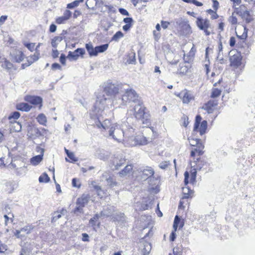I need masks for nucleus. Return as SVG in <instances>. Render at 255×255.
Here are the masks:
<instances>
[{
  "label": "nucleus",
  "mask_w": 255,
  "mask_h": 255,
  "mask_svg": "<svg viewBox=\"0 0 255 255\" xmlns=\"http://www.w3.org/2000/svg\"><path fill=\"white\" fill-rule=\"evenodd\" d=\"M249 29L246 25L244 26V32L241 35H238L236 32L237 37L239 40L237 42L236 39L234 36H231L229 40V45L231 47H234L236 46L237 50V53H240L244 56L249 55L251 51L250 44L246 42V40L248 37V33Z\"/></svg>",
  "instance_id": "nucleus-1"
},
{
  "label": "nucleus",
  "mask_w": 255,
  "mask_h": 255,
  "mask_svg": "<svg viewBox=\"0 0 255 255\" xmlns=\"http://www.w3.org/2000/svg\"><path fill=\"white\" fill-rule=\"evenodd\" d=\"M234 9V11L228 18V21L231 25H235L238 23L236 15H239L246 23H249L254 21V15L245 4H242Z\"/></svg>",
  "instance_id": "nucleus-2"
},
{
  "label": "nucleus",
  "mask_w": 255,
  "mask_h": 255,
  "mask_svg": "<svg viewBox=\"0 0 255 255\" xmlns=\"http://www.w3.org/2000/svg\"><path fill=\"white\" fill-rule=\"evenodd\" d=\"M230 67L231 71L236 76L240 75L243 71L246 62L243 59V56L240 53H236L230 56Z\"/></svg>",
  "instance_id": "nucleus-3"
},
{
  "label": "nucleus",
  "mask_w": 255,
  "mask_h": 255,
  "mask_svg": "<svg viewBox=\"0 0 255 255\" xmlns=\"http://www.w3.org/2000/svg\"><path fill=\"white\" fill-rule=\"evenodd\" d=\"M83 1V0H76L71 3H68L66 6L67 9L64 11L63 15L56 18V23L57 24L66 23L72 15V13L69 9H73L77 7L79 4Z\"/></svg>",
  "instance_id": "nucleus-4"
},
{
  "label": "nucleus",
  "mask_w": 255,
  "mask_h": 255,
  "mask_svg": "<svg viewBox=\"0 0 255 255\" xmlns=\"http://www.w3.org/2000/svg\"><path fill=\"white\" fill-rule=\"evenodd\" d=\"M196 24L199 29L203 31L206 36H209L213 33V28L208 18L198 16L196 17Z\"/></svg>",
  "instance_id": "nucleus-5"
},
{
  "label": "nucleus",
  "mask_w": 255,
  "mask_h": 255,
  "mask_svg": "<svg viewBox=\"0 0 255 255\" xmlns=\"http://www.w3.org/2000/svg\"><path fill=\"white\" fill-rule=\"evenodd\" d=\"M134 115L136 119L142 120L143 123H147L148 122L149 114L146 112V108L142 104H138L134 107Z\"/></svg>",
  "instance_id": "nucleus-6"
},
{
  "label": "nucleus",
  "mask_w": 255,
  "mask_h": 255,
  "mask_svg": "<svg viewBox=\"0 0 255 255\" xmlns=\"http://www.w3.org/2000/svg\"><path fill=\"white\" fill-rule=\"evenodd\" d=\"M90 198V196L88 194H83L78 198L76 202V207L73 211L74 213L77 215L78 213H83V208L88 204Z\"/></svg>",
  "instance_id": "nucleus-7"
},
{
  "label": "nucleus",
  "mask_w": 255,
  "mask_h": 255,
  "mask_svg": "<svg viewBox=\"0 0 255 255\" xmlns=\"http://www.w3.org/2000/svg\"><path fill=\"white\" fill-rule=\"evenodd\" d=\"M218 105L219 102L217 99H210L202 105L201 109L208 114H213L219 110Z\"/></svg>",
  "instance_id": "nucleus-8"
},
{
  "label": "nucleus",
  "mask_w": 255,
  "mask_h": 255,
  "mask_svg": "<svg viewBox=\"0 0 255 255\" xmlns=\"http://www.w3.org/2000/svg\"><path fill=\"white\" fill-rule=\"evenodd\" d=\"M9 57L11 61L14 63H20L25 57L23 52L18 48H13L10 52Z\"/></svg>",
  "instance_id": "nucleus-9"
},
{
  "label": "nucleus",
  "mask_w": 255,
  "mask_h": 255,
  "mask_svg": "<svg viewBox=\"0 0 255 255\" xmlns=\"http://www.w3.org/2000/svg\"><path fill=\"white\" fill-rule=\"evenodd\" d=\"M24 100L33 105L34 107H37L39 110H40L42 107L43 100L39 96L26 95L24 97Z\"/></svg>",
  "instance_id": "nucleus-10"
},
{
  "label": "nucleus",
  "mask_w": 255,
  "mask_h": 255,
  "mask_svg": "<svg viewBox=\"0 0 255 255\" xmlns=\"http://www.w3.org/2000/svg\"><path fill=\"white\" fill-rule=\"evenodd\" d=\"M85 54V50L83 48H78L74 51H69L67 55V58L70 61H76L80 57L83 58Z\"/></svg>",
  "instance_id": "nucleus-11"
},
{
  "label": "nucleus",
  "mask_w": 255,
  "mask_h": 255,
  "mask_svg": "<svg viewBox=\"0 0 255 255\" xmlns=\"http://www.w3.org/2000/svg\"><path fill=\"white\" fill-rule=\"evenodd\" d=\"M149 233L150 232L147 233L144 237V238L141 239L140 242V248H141L142 253L143 255H148L151 249V244L147 242H146L144 240V238H145L146 237H147Z\"/></svg>",
  "instance_id": "nucleus-12"
},
{
  "label": "nucleus",
  "mask_w": 255,
  "mask_h": 255,
  "mask_svg": "<svg viewBox=\"0 0 255 255\" xmlns=\"http://www.w3.org/2000/svg\"><path fill=\"white\" fill-rule=\"evenodd\" d=\"M109 136L112 137L118 142H120L124 136L125 132L122 128H114V130H109Z\"/></svg>",
  "instance_id": "nucleus-13"
},
{
  "label": "nucleus",
  "mask_w": 255,
  "mask_h": 255,
  "mask_svg": "<svg viewBox=\"0 0 255 255\" xmlns=\"http://www.w3.org/2000/svg\"><path fill=\"white\" fill-rule=\"evenodd\" d=\"M119 89L115 84L109 83L104 88V92L107 96L115 97L119 93Z\"/></svg>",
  "instance_id": "nucleus-14"
},
{
  "label": "nucleus",
  "mask_w": 255,
  "mask_h": 255,
  "mask_svg": "<svg viewBox=\"0 0 255 255\" xmlns=\"http://www.w3.org/2000/svg\"><path fill=\"white\" fill-rule=\"evenodd\" d=\"M139 170L142 173L141 176L142 179L145 180L148 178H155L153 176L154 171L151 167L146 166L144 169L140 168Z\"/></svg>",
  "instance_id": "nucleus-15"
},
{
  "label": "nucleus",
  "mask_w": 255,
  "mask_h": 255,
  "mask_svg": "<svg viewBox=\"0 0 255 255\" xmlns=\"http://www.w3.org/2000/svg\"><path fill=\"white\" fill-rule=\"evenodd\" d=\"M126 159L123 156H118L115 157L113 160V164L115 170H118L122 166L125 164Z\"/></svg>",
  "instance_id": "nucleus-16"
},
{
  "label": "nucleus",
  "mask_w": 255,
  "mask_h": 255,
  "mask_svg": "<svg viewBox=\"0 0 255 255\" xmlns=\"http://www.w3.org/2000/svg\"><path fill=\"white\" fill-rule=\"evenodd\" d=\"M124 97L126 98L127 101H134L135 99L138 97L136 92L132 89L126 90Z\"/></svg>",
  "instance_id": "nucleus-17"
},
{
  "label": "nucleus",
  "mask_w": 255,
  "mask_h": 255,
  "mask_svg": "<svg viewBox=\"0 0 255 255\" xmlns=\"http://www.w3.org/2000/svg\"><path fill=\"white\" fill-rule=\"evenodd\" d=\"M204 148V146L202 143H198V145L192 148L191 151V156L194 157L195 154H197L198 156L202 155L203 153V149Z\"/></svg>",
  "instance_id": "nucleus-18"
},
{
  "label": "nucleus",
  "mask_w": 255,
  "mask_h": 255,
  "mask_svg": "<svg viewBox=\"0 0 255 255\" xmlns=\"http://www.w3.org/2000/svg\"><path fill=\"white\" fill-rule=\"evenodd\" d=\"M208 123L206 120L202 121V117L198 115L196 116L194 128H207Z\"/></svg>",
  "instance_id": "nucleus-19"
},
{
  "label": "nucleus",
  "mask_w": 255,
  "mask_h": 255,
  "mask_svg": "<svg viewBox=\"0 0 255 255\" xmlns=\"http://www.w3.org/2000/svg\"><path fill=\"white\" fill-rule=\"evenodd\" d=\"M15 108L18 111L27 112L31 110L32 106L28 103L22 102L17 103L15 106Z\"/></svg>",
  "instance_id": "nucleus-20"
},
{
  "label": "nucleus",
  "mask_w": 255,
  "mask_h": 255,
  "mask_svg": "<svg viewBox=\"0 0 255 255\" xmlns=\"http://www.w3.org/2000/svg\"><path fill=\"white\" fill-rule=\"evenodd\" d=\"M123 21L126 24L123 26V29L126 32L128 31L132 27L133 20L131 17H126L124 18Z\"/></svg>",
  "instance_id": "nucleus-21"
},
{
  "label": "nucleus",
  "mask_w": 255,
  "mask_h": 255,
  "mask_svg": "<svg viewBox=\"0 0 255 255\" xmlns=\"http://www.w3.org/2000/svg\"><path fill=\"white\" fill-rule=\"evenodd\" d=\"M132 165L131 164H128L125 167V168L119 172V175L120 177H125L130 174L132 170Z\"/></svg>",
  "instance_id": "nucleus-22"
},
{
  "label": "nucleus",
  "mask_w": 255,
  "mask_h": 255,
  "mask_svg": "<svg viewBox=\"0 0 255 255\" xmlns=\"http://www.w3.org/2000/svg\"><path fill=\"white\" fill-rule=\"evenodd\" d=\"M194 97L192 94L188 91H186L182 98V102L184 104H188L191 101L194 100Z\"/></svg>",
  "instance_id": "nucleus-23"
},
{
  "label": "nucleus",
  "mask_w": 255,
  "mask_h": 255,
  "mask_svg": "<svg viewBox=\"0 0 255 255\" xmlns=\"http://www.w3.org/2000/svg\"><path fill=\"white\" fill-rule=\"evenodd\" d=\"M41 154L35 156L31 158L30 161L32 165H36L38 164L42 160L43 153H44V149H41Z\"/></svg>",
  "instance_id": "nucleus-24"
},
{
  "label": "nucleus",
  "mask_w": 255,
  "mask_h": 255,
  "mask_svg": "<svg viewBox=\"0 0 255 255\" xmlns=\"http://www.w3.org/2000/svg\"><path fill=\"white\" fill-rule=\"evenodd\" d=\"M41 135L40 132L38 131V128H29L27 132V135L31 138H35L36 137H38Z\"/></svg>",
  "instance_id": "nucleus-25"
},
{
  "label": "nucleus",
  "mask_w": 255,
  "mask_h": 255,
  "mask_svg": "<svg viewBox=\"0 0 255 255\" xmlns=\"http://www.w3.org/2000/svg\"><path fill=\"white\" fill-rule=\"evenodd\" d=\"M85 47L89 54V55L92 56H95L96 52V47L94 48L93 46V44L91 42H89L88 43H86L85 45Z\"/></svg>",
  "instance_id": "nucleus-26"
},
{
  "label": "nucleus",
  "mask_w": 255,
  "mask_h": 255,
  "mask_svg": "<svg viewBox=\"0 0 255 255\" xmlns=\"http://www.w3.org/2000/svg\"><path fill=\"white\" fill-rule=\"evenodd\" d=\"M135 139L137 145H145L147 143V139L142 135H138L135 136Z\"/></svg>",
  "instance_id": "nucleus-27"
},
{
  "label": "nucleus",
  "mask_w": 255,
  "mask_h": 255,
  "mask_svg": "<svg viewBox=\"0 0 255 255\" xmlns=\"http://www.w3.org/2000/svg\"><path fill=\"white\" fill-rule=\"evenodd\" d=\"M20 114L18 112H14L11 113L8 117V120L11 123H15L16 120L19 119Z\"/></svg>",
  "instance_id": "nucleus-28"
},
{
  "label": "nucleus",
  "mask_w": 255,
  "mask_h": 255,
  "mask_svg": "<svg viewBox=\"0 0 255 255\" xmlns=\"http://www.w3.org/2000/svg\"><path fill=\"white\" fill-rule=\"evenodd\" d=\"M193 163H195L196 166V169L201 170L202 168L204 167V166L206 165L207 162L204 160L200 159L199 158H197L196 161H193Z\"/></svg>",
  "instance_id": "nucleus-29"
},
{
  "label": "nucleus",
  "mask_w": 255,
  "mask_h": 255,
  "mask_svg": "<svg viewBox=\"0 0 255 255\" xmlns=\"http://www.w3.org/2000/svg\"><path fill=\"white\" fill-rule=\"evenodd\" d=\"M1 66L8 70H11L14 68L13 64L6 59H4L2 62Z\"/></svg>",
  "instance_id": "nucleus-30"
},
{
  "label": "nucleus",
  "mask_w": 255,
  "mask_h": 255,
  "mask_svg": "<svg viewBox=\"0 0 255 255\" xmlns=\"http://www.w3.org/2000/svg\"><path fill=\"white\" fill-rule=\"evenodd\" d=\"M34 228V226L32 225V224H28L23 228H21L19 230L23 233H25L27 235H28L31 233Z\"/></svg>",
  "instance_id": "nucleus-31"
},
{
  "label": "nucleus",
  "mask_w": 255,
  "mask_h": 255,
  "mask_svg": "<svg viewBox=\"0 0 255 255\" xmlns=\"http://www.w3.org/2000/svg\"><path fill=\"white\" fill-rule=\"evenodd\" d=\"M37 121L41 125L46 126L47 123V118L44 114H40L36 118Z\"/></svg>",
  "instance_id": "nucleus-32"
},
{
  "label": "nucleus",
  "mask_w": 255,
  "mask_h": 255,
  "mask_svg": "<svg viewBox=\"0 0 255 255\" xmlns=\"http://www.w3.org/2000/svg\"><path fill=\"white\" fill-rule=\"evenodd\" d=\"M105 180L107 181V184L111 187H114L117 185V182L112 177L109 176L107 173H105Z\"/></svg>",
  "instance_id": "nucleus-33"
},
{
  "label": "nucleus",
  "mask_w": 255,
  "mask_h": 255,
  "mask_svg": "<svg viewBox=\"0 0 255 255\" xmlns=\"http://www.w3.org/2000/svg\"><path fill=\"white\" fill-rule=\"evenodd\" d=\"M109 47L108 44H105L102 45L98 46L96 47V54L95 56H97L98 53H102L106 51Z\"/></svg>",
  "instance_id": "nucleus-34"
},
{
  "label": "nucleus",
  "mask_w": 255,
  "mask_h": 255,
  "mask_svg": "<svg viewBox=\"0 0 255 255\" xmlns=\"http://www.w3.org/2000/svg\"><path fill=\"white\" fill-rule=\"evenodd\" d=\"M109 47L108 44H105L102 45L98 46L96 47V54L95 56H97L98 53H102L106 51Z\"/></svg>",
  "instance_id": "nucleus-35"
},
{
  "label": "nucleus",
  "mask_w": 255,
  "mask_h": 255,
  "mask_svg": "<svg viewBox=\"0 0 255 255\" xmlns=\"http://www.w3.org/2000/svg\"><path fill=\"white\" fill-rule=\"evenodd\" d=\"M62 40L61 36H55L51 39V46L53 48H57L58 44Z\"/></svg>",
  "instance_id": "nucleus-36"
},
{
  "label": "nucleus",
  "mask_w": 255,
  "mask_h": 255,
  "mask_svg": "<svg viewBox=\"0 0 255 255\" xmlns=\"http://www.w3.org/2000/svg\"><path fill=\"white\" fill-rule=\"evenodd\" d=\"M155 28H156V30H154L153 31V35L154 39L156 41H158L159 39L160 36H161V34L160 33V31L161 30V27H160V24L159 23H157L156 25Z\"/></svg>",
  "instance_id": "nucleus-37"
},
{
  "label": "nucleus",
  "mask_w": 255,
  "mask_h": 255,
  "mask_svg": "<svg viewBox=\"0 0 255 255\" xmlns=\"http://www.w3.org/2000/svg\"><path fill=\"white\" fill-rule=\"evenodd\" d=\"M206 130V128H193L192 132V135L196 136L195 138H197L198 137V134L200 135H202L205 133Z\"/></svg>",
  "instance_id": "nucleus-38"
},
{
  "label": "nucleus",
  "mask_w": 255,
  "mask_h": 255,
  "mask_svg": "<svg viewBox=\"0 0 255 255\" xmlns=\"http://www.w3.org/2000/svg\"><path fill=\"white\" fill-rule=\"evenodd\" d=\"M38 55L39 54H33V55H32L31 56H30V58L31 59V61H28V63L27 64V63H24V64H22V67L23 68H24L25 67H27L29 65H30L32 63H33L34 62L36 61V60H37L39 58V56H38Z\"/></svg>",
  "instance_id": "nucleus-39"
},
{
  "label": "nucleus",
  "mask_w": 255,
  "mask_h": 255,
  "mask_svg": "<svg viewBox=\"0 0 255 255\" xmlns=\"http://www.w3.org/2000/svg\"><path fill=\"white\" fill-rule=\"evenodd\" d=\"M25 243H21L20 246L22 247L20 255H29L31 252L30 248L25 246Z\"/></svg>",
  "instance_id": "nucleus-40"
},
{
  "label": "nucleus",
  "mask_w": 255,
  "mask_h": 255,
  "mask_svg": "<svg viewBox=\"0 0 255 255\" xmlns=\"http://www.w3.org/2000/svg\"><path fill=\"white\" fill-rule=\"evenodd\" d=\"M189 71V67L186 65V63H183L180 65V67L178 70V72L181 75H185Z\"/></svg>",
  "instance_id": "nucleus-41"
},
{
  "label": "nucleus",
  "mask_w": 255,
  "mask_h": 255,
  "mask_svg": "<svg viewBox=\"0 0 255 255\" xmlns=\"http://www.w3.org/2000/svg\"><path fill=\"white\" fill-rule=\"evenodd\" d=\"M222 91L221 90L218 88H213L212 90L211 94V98L212 99H217L216 98L219 97L221 94Z\"/></svg>",
  "instance_id": "nucleus-42"
},
{
  "label": "nucleus",
  "mask_w": 255,
  "mask_h": 255,
  "mask_svg": "<svg viewBox=\"0 0 255 255\" xmlns=\"http://www.w3.org/2000/svg\"><path fill=\"white\" fill-rule=\"evenodd\" d=\"M135 139V136H131L128 138L126 141L127 145L130 146L137 145V142Z\"/></svg>",
  "instance_id": "nucleus-43"
},
{
  "label": "nucleus",
  "mask_w": 255,
  "mask_h": 255,
  "mask_svg": "<svg viewBox=\"0 0 255 255\" xmlns=\"http://www.w3.org/2000/svg\"><path fill=\"white\" fill-rule=\"evenodd\" d=\"M182 190L183 194V199L188 198L193 193L192 191L188 187H183Z\"/></svg>",
  "instance_id": "nucleus-44"
},
{
  "label": "nucleus",
  "mask_w": 255,
  "mask_h": 255,
  "mask_svg": "<svg viewBox=\"0 0 255 255\" xmlns=\"http://www.w3.org/2000/svg\"><path fill=\"white\" fill-rule=\"evenodd\" d=\"M180 222V218L176 215L174 218V223H173V228L175 231L177 230V229L178 226H179L180 228H181L183 227V224L181 223L179 225V223Z\"/></svg>",
  "instance_id": "nucleus-45"
},
{
  "label": "nucleus",
  "mask_w": 255,
  "mask_h": 255,
  "mask_svg": "<svg viewBox=\"0 0 255 255\" xmlns=\"http://www.w3.org/2000/svg\"><path fill=\"white\" fill-rule=\"evenodd\" d=\"M188 140L189 141L190 144L193 147L198 145V143H202L200 139L198 138H188Z\"/></svg>",
  "instance_id": "nucleus-46"
},
{
  "label": "nucleus",
  "mask_w": 255,
  "mask_h": 255,
  "mask_svg": "<svg viewBox=\"0 0 255 255\" xmlns=\"http://www.w3.org/2000/svg\"><path fill=\"white\" fill-rule=\"evenodd\" d=\"M206 12L211 15V19L212 20L216 19L219 17V15L217 13V11L212 9H208Z\"/></svg>",
  "instance_id": "nucleus-47"
},
{
  "label": "nucleus",
  "mask_w": 255,
  "mask_h": 255,
  "mask_svg": "<svg viewBox=\"0 0 255 255\" xmlns=\"http://www.w3.org/2000/svg\"><path fill=\"white\" fill-rule=\"evenodd\" d=\"M149 201V204L147 203V201H143L142 203H141V207L140 209L142 210H145L148 209L150 207V204L151 203L152 201L150 198L148 199Z\"/></svg>",
  "instance_id": "nucleus-48"
},
{
  "label": "nucleus",
  "mask_w": 255,
  "mask_h": 255,
  "mask_svg": "<svg viewBox=\"0 0 255 255\" xmlns=\"http://www.w3.org/2000/svg\"><path fill=\"white\" fill-rule=\"evenodd\" d=\"M50 181V178L48 176V175L46 173H43L39 177V182H45L47 183Z\"/></svg>",
  "instance_id": "nucleus-49"
},
{
  "label": "nucleus",
  "mask_w": 255,
  "mask_h": 255,
  "mask_svg": "<svg viewBox=\"0 0 255 255\" xmlns=\"http://www.w3.org/2000/svg\"><path fill=\"white\" fill-rule=\"evenodd\" d=\"M123 36L124 34L121 31H118L113 35L112 39V40L117 41Z\"/></svg>",
  "instance_id": "nucleus-50"
},
{
  "label": "nucleus",
  "mask_w": 255,
  "mask_h": 255,
  "mask_svg": "<svg viewBox=\"0 0 255 255\" xmlns=\"http://www.w3.org/2000/svg\"><path fill=\"white\" fill-rule=\"evenodd\" d=\"M14 235L18 239L23 240L26 238L25 235L23 232L18 230H16L14 233Z\"/></svg>",
  "instance_id": "nucleus-51"
},
{
  "label": "nucleus",
  "mask_w": 255,
  "mask_h": 255,
  "mask_svg": "<svg viewBox=\"0 0 255 255\" xmlns=\"http://www.w3.org/2000/svg\"><path fill=\"white\" fill-rule=\"evenodd\" d=\"M182 125L183 127H187L189 123V118L187 116L183 115L181 118Z\"/></svg>",
  "instance_id": "nucleus-52"
},
{
  "label": "nucleus",
  "mask_w": 255,
  "mask_h": 255,
  "mask_svg": "<svg viewBox=\"0 0 255 255\" xmlns=\"http://www.w3.org/2000/svg\"><path fill=\"white\" fill-rule=\"evenodd\" d=\"M24 45L31 52H33L35 49V43H25Z\"/></svg>",
  "instance_id": "nucleus-53"
},
{
  "label": "nucleus",
  "mask_w": 255,
  "mask_h": 255,
  "mask_svg": "<svg viewBox=\"0 0 255 255\" xmlns=\"http://www.w3.org/2000/svg\"><path fill=\"white\" fill-rule=\"evenodd\" d=\"M183 1L186 3H192L197 6H201L203 3L201 2L198 1L196 0H182Z\"/></svg>",
  "instance_id": "nucleus-54"
},
{
  "label": "nucleus",
  "mask_w": 255,
  "mask_h": 255,
  "mask_svg": "<svg viewBox=\"0 0 255 255\" xmlns=\"http://www.w3.org/2000/svg\"><path fill=\"white\" fill-rule=\"evenodd\" d=\"M102 214H103V212H102L101 213V214H96L94 215V216L93 217V218H91L90 220V223L92 225V226H94L95 225V222L96 220H97L98 219H99L100 216H102Z\"/></svg>",
  "instance_id": "nucleus-55"
},
{
  "label": "nucleus",
  "mask_w": 255,
  "mask_h": 255,
  "mask_svg": "<svg viewBox=\"0 0 255 255\" xmlns=\"http://www.w3.org/2000/svg\"><path fill=\"white\" fill-rule=\"evenodd\" d=\"M67 58V56L66 57L65 55L63 53L61 54L60 55V58H59V61L62 65L65 66L66 65V58Z\"/></svg>",
  "instance_id": "nucleus-56"
},
{
  "label": "nucleus",
  "mask_w": 255,
  "mask_h": 255,
  "mask_svg": "<svg viewBox=\"0 0 255 255\" xmlns=\"http://www.w3.org/2000/svg\"><path fill=\"white\" fill-rule=\"evenodd\" d=\"M197 171L196 169H194L191 173L190 182L194 183L196 181Z\"/></svg>",
  "instance_id": "nucleus-57"
},
{
  "label": "nucleus",
  "mask_w": 255,
  "mask_h": 255,
  "mask_svg": "<svg viewBox=\"0 0 255 255\" xmlns=\"http://www.w3.org/2000/svg\"><path fill=\"white\" fill-rule=\"evenodd\" d=\"M51 55L53 59H56L58 57L59 52L56 48H53L51 51Z\"/></svg>",
  "instance_id": "nucleus-58"
},
{
  "label": "nucleus",
  "mask_w": 255,
  "mask_h": 255,
  "mask_svg": "<svg viewBox=\"0 0 255 255\" xmlns=\"http://www.w3.org/2000/svg\"><path fill=\"white\" fill-rule=\"evenodd\" d=\"M169 164V161H165L161 162L159 164V167L161 169H166Z\"/></svg>",
  "instance_id": "nucleus-59"
},
{
  "label": "nucleus",
  "mask_w": 255,
  "mask_h": 255,
  "mask_svg": "<svg viewBox=\"0 0 255 255\" xmlns=\"http://www.w3.org/2000/svg\"><path fill=\"white\" fill-rule=\"evenodd\" d=\"M105 7L109 13H115L116 12V9L113 5H105Z\"/></svg>",
  "instance_id": "nucleus-60"
},
{
  "label": "nucleus",
  "mask_w": 255,
  "mask_h": 255,
  "mask_svg": "<svg viewBox=\"0 0 255 255\" xmlns=\"http://www.w3.org/2000/svg\"><path fill=\"white\" fill-rule=\"evenodd\" d=\"M232 3H233V5H232V7L234 8V9H235V8H237L238 7H237V5H241V3L242 2V0H230Z\"/></svg>",
  "instance_id": "nucleus-61"
},
{
  "label": "nucleus",
  "mask_w": 255,
  "mask_h": 255,
  "mask_svg": "<svg viewBox=\"0 0 255 255\" xmlns=\"http://www.w3.org/2000/svg\"><path fill=\"white\" fill-rule=\"evenodd\" d=\"M51 68L53 70H61L62 69L61 66L57 63H53L51 65Z\"/></svg>",
  "instance_id": "nucleus-62"
},
{
  "label": "nucleus",
  "mask_w": 255,
  "mask_h": 255,
  "mask_svg": "<svg viewBox=\"0 0 255 255\" xmlns=\"http://www.w3.org/2000/svg\"><path fill=\"white\" fill-rule=\"evenodd\" d=\"M61 217V215L59 212H55V213H54V216H53L51 221L52 222H55L58 219L60 218Z\"/></svg>",
  "instance_id": "nucleus-63"
},
{
  "label": "nucleus",
  "mask_w": 255,
  "mask_h": 255,
  "mask_svg": "<svg viewBox=\"0 0 255 255\" xmlns=\"http://www.w3.org/2000/svg\"><path fill=\"white\" fill-rule=\"evenodd\" d=\"M225 27V23L223 20H221L220 22L218 24V29L219 30L220 32L223 31L224 30Z\"/></svg>",
  "instance_id": "nucleus-64"
}]
</instances>
